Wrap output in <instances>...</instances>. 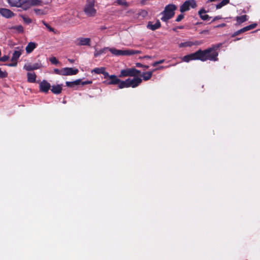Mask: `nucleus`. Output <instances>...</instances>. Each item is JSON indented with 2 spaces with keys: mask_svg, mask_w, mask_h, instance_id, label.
Here are the masks:
<instances>
[{
  "mask_svg": "<svg viewBox=\"0 0 260 260\" xmlns=\"http://www.w3.org/2000/svg\"><path fill=\"white\" fill-rule=\"evenodd\" d=\"M173 30L174 31H176V28H174L173 29Z\"/></svg>",
  "mask_w": 260,
  "mask_h": 260,
  "instance_id": "052dcab7",
  "label": "nucleus"
},
{
  "mask_svg": "<svg viewBox=\"0 0 260 260\" xmlns=\"http://www.w3.org/2000/svg\"><path fill=\"white\" fill-rule=\"evenodd\" d=\"M223 6H224L220 2V3H219L218 4H217L216 6V8L217 9H220Z\"/></svg>",
  "mask_w": 260,
  "mask_h": 260,
  "instance_id": "de8ad7c7",
  "label": "nucleus"
},
{
  "mask_svg": "<svg viewBox=\"0 0 260 260\" xmlns=\"http://www.w3.org/2000/svg\"><path fill=\"white\" fill-rule=\"evenodd\" d=\"M22 51H21V50H19V51L15 50L13 53V55H12V57L11 59V61L17 62L18 59H19V58L20 57V56H21V55L22 54Z\"/></svg>",
  "mask_w": 260,
  "mask_h": 260,
  "instance_id": "5701e85b",
  "label": "nucleus"
},
{
  "mask_svg": "<svg viewBox=\"0 0 260 260\" xmlns=\"http://www.w3.org/2000/svg\"><path fill=\"white\" fill-rule=\"evenodd\" d=\"M37 44L34 42H29L25 48L26 52L27 53H31L33 50L37 47Z\"/></svg>",
  "mask_w": 260,
  "mask_h": 260,
  "instance_id": "412c9836",
  "label": "nucleus"
},
{
  "mask_svg": "<svg viewBox=\"0 0 260 260\" xmlns=\"http://www.w3.org/2000/svg\"><path fill=\"white\" fill-rule=\"evenodd\" d=\"M21 17L22 18L23 21L26 24H29L32 21L31 19L30 18H29V17H26V16H23V15H21Z\"/></svg>",
  "mask_w": 260,
  "mask_h": 260,
  "instance_id": "7c9ffc66",
  "label": "nucleus"
},
{
  "mask_svg": "<svg viewBox=\"0 0 260 260\" xmlns=\"http://www.w3.org/2000/svg\"><path fill=\"white\" fill-rule=\"evenodd\" d=\"M142 82V79L138 77H134L133 79L128 78L125 81H122L119 86V88L122 89L124 88H136L138 87Z\"/></svg>",
  "mask_w": 260,
  "mask_h": 260,
  "instance_id": "7ed1b4c3",
  "label": "nucleus"
},
{
  "mask_svg": "<svg viewBox=\"0 0 260 260\" xmlns=\"http://www.w3.org/2000/svg\"><path fill=\"white\" fill-rule=\"evenodd\" d=\"M164 61H165L164 59H161V60H160L158 61V64H161V63H164Z\"/></svg>",
  "mask_w": 260,
  "mask_h": 260,
  "instance_id": "603ef678",
  "label": "nucleus"
},
{
  "mask_svg": "<svg viewBox=\"0 0 260 260\" xmlns=\"http://www.w3.org/2000/svg\"><path fill=\"white\" fill-rule=\"evenodd\" d=\"M9 57L8 56L4 55L2 57H0V61L5 62V61H7L9 59Z\"/></svg>",
  "mask_w": 260,
  "mask_h": 260,
  "instance_id": "a19ab883",
  "label": "nucleus"
},
{
  "mask_svg": "<svg viewBox=\"0 0 260 260\" xmlns=\"http://www.w3.org/2000/svg\"><path fill=\"white\" fill-rule=\"evenodd\" d=\"M90 38L81 37L77 39L76 44L78 46H90Z\"/></svg>",
  "mask_w": 260,
  "mask_h": 260,
  "instance_id": "2eb2a0df",
  "label": "nucleus"
},
{
  "mask_svg": "<svg viewBox=\"0 0 260 260\" xmlns=\"http://www.w3.org/2000/svg\"><path fill=\"white\" fill-rule=\"evenodd\" d=\"M206 12V11L204 8L201 9L198 12V14L200 15V18L203 20H208L211 18L208 15L205 14Z\"/></svg>",
  "mask_w": 260,
  "mask_h": 260,
  "instance_id": "aec40b11",
  "label": "nucleus"
},
{
  "mask_svg": "<svg viewBox=\"0 0 260 260\" xmlns=\"http://www.w3.org/2000/svg\"><path fill=\"white\" fill-rule=\"evenodd\" d=\"M140 58H151V57L149 55H145V56H144L143 57H141Z\"/></svg>",
  "mask_w": 260,
  "mask_h": 260,
  "instance_id": "8fccbe9b",
  "label": "nucleus"
},
{
  "mask_svg": "<svg viewBox=\"0 0 260 260\" xmlns=\"http://www.w3.org/2000/svg\"><path fill=\"white\" fill-rule=\"evenodd\" d=\"M163 68H164V67L163 66H161L159 68H158V69H163Z\"/></svg>",
  "mask_w": 260,
  "mask_h": 260,
  "instance_id": "13d9d810",
  "label": "nucleus"
},
{
  "mask_svg": "<svg viewBox=\"0 0 260 260\" xmlns=\"http://www.w3.org/2000/svg\"><path fill=\"white\" fill-rule=\"evenodd\" d=\"M62 88L61 84H57L56 85H53L51 87V91L56 94L60 93L62 91Z\"/></svg>",
  "mask_w": 260,
  "mask_h": 260,
  "instance_id": "6ab92c4d",
  "label": "nucleus"
},
{
  "mask_svg": "<svg viewBox=\"0 0 260 260\" xmlns=\"http://www.w3.org/2000/svg\"><path fill=\"white\" fill-rule=\"evenodd\" d=\"M49 60L53 64H57L59 63L58 60L55 57L50 58Z\"/></svg>",
  "mask_w": 260,
  "mask_h": 260,
  "instance_id": "f704fd0d",
  "label": "nucleus"
},
{
  "mask_svg": "<svg viewBox=\"0 0 260 260\" xmlns=\"http://www.w3.org/2000/svg\"><path fill=\"white\" fill-rule=\"evenodd\" d=\"M102 74L104 76V78L108 79L109 78V76H110V75H109V73L105 71V70H104L103 73H102Z\"/></svg>",
  "mask_w": 260,
  "mask_h": 260,
  "instance_id": "37998d69",
  "label": "nucleus"
},
{
  "mask_svg": "<svg viewBox=\"0 0 260 260\" xmlns=\"http://www.w3.org/2000/svg\"><path fill=\"white\" fill-rule=\"evenodd\" d=\"M202 44V42L199 41H196L195 42L191 41H187L183 43H181L179 44V47L180 48L183 47H191L192 46L196 45H200Z\"/></svg>",
  "mask_w": 260,
  "mask_h": 260,
  "instance_id": "4468645a",
  "label": "nucleus"
},
{
  "mask_svg": "<svg viewBox=\"0 0 260 260\" xmlns=\"http://www.w3.org/2000/svg\"><path fill=\"white\" fill-rule=\"evenodd\" d=\"M122 82L121 80H120L118 77L114 75H112L109 76V78L107 79V80H105L103 83L106 85H118V87H119V85L121 82Z\"/></svg>",
  "mask_w": 260,
  "mask_h": 260,
  "instance_id": "6e6552de",
  "label": "nucleus"
},
{
  "mask_svg": "<svg viewBox=\"0 0 260 260\" xmlns=\"http://www.w3.org/2000/svg\"><path fill=\"white\" fill-rule=\"evenodd\" d=\"M68 61L71 63H73L74 62V60L72 59H68Z\"/></svg>",
  "mask_w": 260,
  "mask_h": 260,
  "instance_id": "5fc2aeb1",
  "label": "nucleus"
},
{
  "mask_svg": "<svg viewBox=\"0 0 260 260\" xmlns=\"http://www.w3.org/2000/svg\"><path fill=\"white\" fill-rule=\"evenodd\" d=\"M41 66V64L40 63H36L32 65V67L33 68V70H37L39 69Z\"/></svg>",
  "mask_w": 260,
  "mask_h": 260,
  "instance_id": "58836bf2",
  "label": "nucleus"
},
{
  "mask_svg": "<svg viewBox=\"0 0 260 260\" xmlns=\"http://www.w3.org/2000/svg\"><path fill=\"white\" fill-rule=\"evenodd\" d=\"M42 23L46 27V28L50 31H54V29L53 27H52L50 25H49L47 23H46L45 21H42Z\"/></svg>",
  "mask_w": 260,
  "mask_h": 260,
  "instance_id": "2f4dec72",
  "label": "nucleus"
},
{
  "mask_svg": "<svg viewBox=\"0 0 260 260\" xmlns=\"http://www.w3.org/2000/svg\"><path fill=\"white\" fill-rule=\"evenodd\" d=\"M230 2V0H222L221 3L222 4L223 6L226 5V4H229Z\"/></svg>",
  "mask_w": 260,
  "mask_h": 260,
  "instance_id": "49530a36",
  "label": "nucleus"
},
{
  "mask_svg": "<svg viewBox=\"0 0 260 260\" xmlns=\"http://www.w3.org/2000/svg\"><path fill=\"white\" fill-rule=\"evenodd\" d=\"M161 27V23L159 20H157L155 24L151 21H149L147 25V28L151 30H155Z\"/></svg>",
  "mask_w": 260,
  "mask_h": 260,
  "instance_id": "dca6fc26",
  "label": "nucleus"
},
{
  "mask_svg": "<svg viewBox=\"0 0 260 260\" xmlns=\"http://www.w3.org/2000/svg\"><path fill=\"white\" fill-rule=\"evenodd\" d=\"M106 28H107V27L106 26H105L101 27V29H102V30L105 29Z\"/></svg>",
  "mask_w": 260,
  "mask_h": 260,
  "instance_id": "6e6d98bb",
  "label": "nucleus"
},
{
  "mask_svg": "<svg viewBox=\"0 0 260 260\" xmlns=\"http://www.w3.org/2000/svg\"><path fill=\"white\" fill-rule=\"evenodd\" d=\"M42 2L40 0H26L25 6H23L24 10H27L32 6L41 5Z\"/></svg>",
  "mask_w": 260,
  "mask_h": 260,
  "instance_id": "9b49d317",
  "label": "nucleus"
},
{
  "mask_svg": "<svg viewBox=\"0 0 260 260\" xmlns=\"http://www.w3.org/2000/svg\"><path fill=\"white\" fill-rule=\"evenodd\" d=\"M13 29L16 30L19 32H23L24 31L23 27L21 25L14 26Z\"/></svg>",
  "mask_w": 260,
  "mask_h": 260,
  "instance_id": "c756f323",
  "label": "nucleus"
},
{
  "mask_svg": "<svg viewBox=\"0 0 260 260\" xmlns=\"http://www.w3.org/2000/svg\"><path fill=\"white\" fill-rule=\"evenodd\" d=\"M0 14L6 18H10L13 17L15 14L10 10L6 8H0Z\"/></svg>",
  "mask_w": 260,
  "mask_h": 260,
  "instance_id": "f8f14e48",
  "label": "nucleus"
},
{
  "mask_svg": "<svg viewBox=\"0 0 260 260\" xmlns=\"http://www.w3.org/2000/svg\"><path fill=\"white\" fill-rule=\"evenodd\" d=\"M177 8V6L173 4L167 5L165 7L164 10L160 13V15H162L161 20L164 22H167L169 20L173 17Z\"/></svg>",
  "mask_w": 260,
  "mask_h": 260,
  "instance_id": "f03ea898",
  "label": "nucleus"
},
{
  "mask_svg": "<svg viewBox=\"0 0 260 260\" xmlns=\"http://www.w3.org/2000/svg\"><path fill=\"white\" fill-rule=\"evenodd\" d=\"M136 66L138 68H144L145 69H147L149 68V66L147 65H143L140 62H137L136 63Z\"/></svg>",
  "mask_w": 260,
  "mask_h": 260,
  "instance_id": "e433bc0d",
  "label": "nucleus"
},
{
  "mask_svg": "<svg viewBox=\"0 0 260 260\" xmlns=\"http://www.w3.org/2000/svg\"><path fill=\"white\" fill-rule=\"evenodd\" d=\"M240 35L239 32V30H237L235 32H234L231 36L232 37H235L238 35Z\"/></svg>",
  "mask_w": 260,
  "mask_h": 260,
  "instance_id": "09e8293b",
  "label": "nucleus"
},
{
  "mask_svg": "<svg viewBox=\"0 0 260 260\" xmlns=\"http://www.w3.org/2000/svg\"><path fill=\"white\" fill-rule=\"evenodd\" d=\"M257 25V24L256 23H252V24H251L249 25H247L239 30V32L240 34H242V33H243V32H245L247 31H248V30H250L251 29H254L255 28Z\"/></svg>",
  "mask_w": 260,
  "mask_h": 260,
  "instance_id": "f3484780",
  "label": "nucleus"
},
{
  "mask_svg": "<svg viewBox=\"0 0 260 260\" xmlns=\"http://www.w3.org/2000/svg\"><path fill=\"white\" fill-rule=\"evenodd\" d=\"M34 11L37 15H44L45 14L44 11L39 9H35Z\"/></svg>",
  "mask_w": 260,
  "mask_h": 260,
  "instance_id": "4c0bfd02",
  "label": "nucleus"
},
{
  "mask_svg": "<svg viewBox=\"0 0 260 260\" xmlns=\"http://www.w3.org/2000/svg\"><path fill=\"white\" fill-rule=\"evenodd\" d=\"M24 69H25L27 71H33V68L32 67V65L30 63L25 64L24 66Z\"/></svg>",
  "mask_w": 260,
  "mask_h": 260,
  "instance_id": "473e14b6",
  "label": "nucleus"
},
{
  "mask_svg": "<svg viewBox=\"0 0 260 260\" xmlns=\"http://www.w3.org/2000/svg\"><path fill=\"white\" fill-rule=\"evenodd\" d=\"M12 63H10L7 64L9 67H15L17 64V62L16 61H12Z\"/></svg>",
  "mask_w": 260,
  "mask_h": 260,
  "instance_id": "c03bdc74",
  "label": "nucleus"
},
{
  "mask_svg": "<svg viewBox=\"0 0 260 260\" xmlns=\"http://www.w3.org/2000/svg\"><path fill=\"white\" fill-rule=\"evenodd\" d=\"M157 64H158V61L154 62V63H153V64H152V66H153V67H155V66H156Z\"/></svg>",
  "mask_w": 260,
  "mask_h": 260,
  "instance_id": "864d4df0",
  "label": "nucleus"
},
{
  "mask_svg": "<svg viewBox=\"0 0 260 260\" xmlns=\"http://www.w3.org/2000/svg\"><path fill=\"white\" fill-rule=\"evenodd\" d=\"M139 16L145 18L148 15V12L145 10H141L138 13Z\"/></svg>",
  "mask_w": 260,
  "mask_h": 260,
  "instance_id": "c85d7f7f",
  "label": "nucleus"
},
{
  "mask_svg": "<svg viewBox=\"0 0 260 260\" xmlns=\"http://www.w3.org/2000/svg\"><path fill=\"white\" fill-rule=\"evenodd\" d=\"M183 28H184L183 26H179L177 27V28H179V29H183Z\"/></svg>",
  "mask_w": 260,
  "mask_h": 260,
  "instance_id": "4d7b16f0",
  "label": "nucleus"
},
{
  "mask_svg": "<svg viewBox=\"0 0 260 260\" xmlns=\"http://www.w3.org/2000/svg\"><path fill=\"white\" fill-rule=\"evenodd\" d=\"M8 76V73L6 71H2L0 68V78H4Z\"/></svg>",
  "mask_w": 260,
  "mask_h": 260,
  "instance_id": "c9c22d12",
  "label": "nucleus"
},
{
  "mask_svg": "<svg viewBox=\"0 0 260 260\" xmlns=\"http://www.w3.org/2000/svg\"><path fill=\"white\" fill-rule=\"evenodd\" d=\"M184 16L183 14H180L177 16L175 21L176 22H180L184 18Z\"/></svg>",
  "mask_w": 260,
  "mask_h": 260,
  "instance_id": "ea45409f",
  "label": "nucleus"
},
{
  "mask_svg": "<svg viewBox=\"0 0 260 260\" xmlns=\"http://www.w3.org/2000/svg\"><path fill=\"white\" fill-rule=\"evenodd\" d=\"M237 23L240 24L243 22H244L247 20V16L246 15H242L240 16L236 17Z\"/></svg>",
  "mask_w": 260,
  "mask_h": 260,
  "instance_id": "393cba45",
  "label": "nucleus"
},
{
  "mask_svg": "<svg viewBox=\"0 0 260 260\" xmlns=\"http://www.w3.org/2000/svg\"><path fill=\"white\" fill-rule=\"evenodd\" d=\"M51 87L50 84L46 80H43L39 84L40 91L47 93Z\"/></svg>",
  "mask_w": 260,
  "mask_h": 260,
  "instance_id": "9d476101",
  "label": "nucleus"
},
{
  "mask_svg": "<svg viewBox=\"0 0 260 260\" xmlns=\"http://www.w3.org/2000/svg\"><path fill=\"white\" fill-rule=\"evenodd\" d=\"M109 48H108V47H105L104 48L102 49L99 51H96L94 53V55L95 57H98V56L101 55V54H102L103 53H105V51L107 50H109Z\"/></svg>",
  "mask_w": 260,
  "mask_h": 260,
  "instance_id": "a878e982",
  "label": "nucleus"
},
{
  "mask_svg": "<svg viewBox=\"0 0 260 260\" xmlns=\"http://www.w3.org/2000/svg\"><path fill=\"white\" fill-rule=\"evenodd\" d=\"M225 26V23H222V24H220L219 25H218V26H217V27H224Z\"/></svg>",
  "mask_w": 260,
  "mask_h": 260,
  "instance_id": "3c124183",
  "label": "nucleus"
},
{
  "mask_svg": "<svg viewBox=\"0 0 260 260\" xmlns=\"http://www.w3.org/2000/svg\"><path fill=\"white\" fill-rule=\"evenodd\" d=\"M221 46V43H218L212 45L210 47L205 50L200 49L194 53L184 56L182 60L186 62L196 60H199L203 62L207 60L217 61L218 60V50Z\"/></svg>",
  "mask_w": 260,
  "mask_h": 260,
  "instance_id": "f257e3e1",
  "label": "nucleus"
},
{
  "mask_svg": "<svg viewBox=\"0 0 260 260\" xmlns=\"http://www.w3.org/2000/svg\"><path fill=\"white\" fill-rule=\"evenodd\" d=\"M27 81L29 83L36 82L37 76L35 73H27Z\"/></svg>",
  "mask_w": 260,
  "mask_h": 260,
  "instance_id": "b1692460",
  "label": "nucleus"
},
{
  "mask_svg": "<svg viewBox=\"0 0 260 260\" xmlns=\"http://www.w3.org/2000/svg\"><path fill=\"white\" fill-rule=\"evenodd\" d=\"M63 68L59 70L58 69H54V73L56 74L59 75H62L63 76Z\"/></svg>",
  "mask_w": 260,
  "mask_h": 260,
  "instance_id": "72a5a7b5",
  "label": "nucleus"
},
{
  "mask_svg": "<svg viewBox=\"0 0 260 260\" xmlns=\"http://www.w3.org/2000/svg\"><path fill=\"white\" fill-rule=\"evenodd\" d=\"M104 70H105L104 68H96L92 70V72L98 74H102V73H103Z\"/></svg>",
  "mask_w": 260,
  "mask_h": 260,
  "instance_id": "cd10ccee",
  "label": "nucleus"
},
{
  "mask_svg": "<svg viewBox=\"0 0 260 260\" xmlns=\"http://www.w3.org/2000/svg\"><path fill=\"white\" fill-rule=\"evenodd\" d=\"M109 51L113 55L115 56H129L136 54L141 53V51L140 50H118L115 48H109Z\"/></svg>",
  "mask_w": 260,
  "mask_h": 260,
  "instance_id": "20e7f679",
  "label": "nucleus"
},
{
  "mask_svg": "<svg viewBox=\"0 0 260 260\" xmlns=\"http://www.w3.org/2000/svg\"><path fill=\"white\" fill-rule=\"evenodd\" d=\"M81 79H77L74 81H67L66 82V86L68 87L73 88L75 86L80 84Z\"/></svg>",
  "mask_w": 260,
  "mask_h": 260,
  "instance_id": "4be33fe9",
  "label": "nucleus"
},
{
  "mask_svg": "<svg viewBox=\"0 0 260 260\" xmlns=\"http://www.w3.org/2000/svg\"><path fill=\"white\" fill-rule=\"evenodd\" d=\"M63 76H71L77 74L79 72V70L78 69L67 67L63 68Z\"/></svg>",
  "mask_w": 260,
  "mask_h": 260,
  "instance_id": "ddd939ff",
  "label": "nucleus"
},
{
  "mask_svg": "<svg viewBox=\"0 0 260 260\" xmlns=\"http://www.w3.org/2000/svg\"><path fill=\"white\" fill-rule=\"evenodd\" d=\"M221 16H215L213 19V20H212L211 22H214L215 21H216L217 20H219V19H221Z\"/></svg>",
  "mask_w": 260,
  "mask_h": 260,
  "instance_id": "a18cd8bd",
  "label": "nucleus"
},
{
  "mask_svg": "<svg viewBox=\"0 0 260 260\" xmlns=\"http://www.w3.org/2000/svg\"><path fill=\"white\" fill-rule=\"evenodd\" d=\"M141 74V71L135 68H128L121 70L119 77H136Z\"/></svg>",
  "mask_w": 260,
  "mask_h": 260,
  "instance_id": "423d86ee",
  "label": "nucleus"
},
{
  "mask_svg": "<svg viewBox=\"0 0 260 260\" xmlns=\"http://www.w3.org/2000/svg\"><path fill=\"white\" fill-rule=\"evenodd\" d=\"M26 0H8V3L12 7H22L25 6Z\"/></svg>",
  "mask_w": 260,
  "mask_h": 260,
  "instance_id": "1a4fd4ad",
  "label": "nucleus"
},
{
  "mask_svg": "<svg viewBox=\"0 0 260 260\" xmlns=\"http://www.w3.org/2000/svg\"><path fill=\"white\" fill-rule=\"evenodd\" d=\"M94 0H87L84 6L83 11L88 17H94L96 14V10L94 9Z\"/></svg>",
  "mask_w": 260,
  "mask_h": 260,
  "instance_id": "39448f33",
  "label": "nucleus"
},
{
  "mask_svg": "<svg viewBox=\"0 0 260 260\" xmlns=\"http://www.w3.org/2000/svg\"><path fill=\"white\" fill-rule=\"evenodd\" d=\"M115 3L119 5H121L125 7H127L129 6L128 4L124 0H117Z\"/></svg>",
  "mask_w": 260,
  "mask_h": 260,
  "instance_id": "bb28decb",
  "label": "nucleus"
},
{
  "mask_svg": "<svg viewBox=\"0 0 260 260\" xmlns=\"http://www.w3.org/2000/svg\"><path fill=\"white\" fill-rule=\"evenodd\" d=\"M240 39V38H237L235 40V41L239 40Z\"/></svg>",
  "mask_w": 260,
  "mask_h": 260,
  "instance_id": "bf43d9fd",
  "label": "nucleus"
},
{
  "mask_svg": "<svg viewBox=\"0 0 260 260\" xmlns=\"http://www.w3.org/2000/svg\"><path fill=\"white\" fill-rule=\"evenodd\" d=\"M92 81L91 80H87V81H82L81 80V83H80V84L82 85H87V84H90L92 83Z\"/></svg>",
  "mask_w": 260,
  "mask_h": 260,
  "instance_id": "79ce46f5",
  "label": "nucleus"
},
{
  "mask_svg": "<svg viewBox=\"0 0 260 260\" xmlns=\"http://www.w3.org/2000/svg\"><path fill=\"white\" fill-rule=\"evenodd\" d=\"M197 3L195 0H187L183 3L180 7V11L181 13L185 12L189 10L190 7L195 8Z\"/></svg>",
  "mask_w": 260,
  "mask_h": 260,
  "instance_id": "0eeeda50",
  "label": "nucleus"
},
{
  "mask_svg": "<svg viewBox=\"0 0 260 260\" xmlns=\"http://www.w3.org/2000/svg\"><path fill=\"white\" fill-rule=\"evenodd\" d=\"M156 70H157L156 69H153L152 71L143 72L141 75V76L143 78V79L144 81H147L151 79V78L152 77L153 73Z\"/></svg>",
  "mask_w": 260,
  "mask_h": 260,
  "instance_id": "a211bd4d",
  "label": "nucleus"
}]
</instances>
